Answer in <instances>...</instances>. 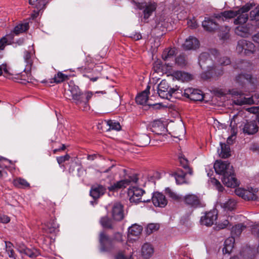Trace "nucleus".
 <instances>
[{
  "instance_id": "1",
  "label": "nucleus",
  "mask_w": 259,
  "mask_h": 259,
  "mask_svg": "<svg viewBox=\"0 0 259 259\" xmlns=\"http://www.w3.org/2000/svg\"><path fill=\"white\" fill-rule=\"evenodd\" d=\"M68 85V90L71 94L73 103L82 111L89 110L90 107L89 101L93 95V93L89 91L82 92L79 87L75 85L73 81H70Z\"/></svg>"
},
{
  "instance_id": "2",
  "label": "nucleus",
  "mask_w": 259,
  "mask_h": 259,
  "mask_svg": "<svg viewBox=\"0 0 259 259\" xmlns=\"http://www.w3.org/2000/svg\"><path fill=\"white\" fill-rule=\"evenodd\" d=\"M254 6V3H247L237 11H225L217 15L216 18L224 21L237 16V18L234 21V23L235 25L243 24L245 23L248 19L246 13Z\"/></svg>"
},
{
  "instance_id": "3",
  "label": "nucleus",
  "mask_w": 259,
  "mask_h": 259,
  "mask_svg": "<svg viewBox=\"0 0 259 259\" xmlns=\"http://www.w3.org/2000/svg\"><path fill=\"white\" fill-rule=\"evenodd\" d=\"M122 235L119 232L115 233L112 238L104 232L99 235L100 250L101 252L111 251L115 247V242H122Z\"/></svg>"
},
{
  "instance_id": "4",
  "label": "nucleus",
  "mask_w": 259,
  "mask_h": 259,
  "mask_svg": "<svg viewBox=\"0 0 259 259\" xmlns=\"http://www.w3.org/2000/svg\"><path fill=\"white\" fill-rule=\"evenodd\" d=\"M211 59L209 58V54L206 52H203L200 54L199 57V64L202 69H206V71L214 73L216 76H220L223 74V70L222 67L215 65L211 66Z\"/></svg>"
},
{
  "instance_id": "5",
  "label": "nucleus",
  "mask_w": 259,
  "mask_h": 259,
  "mask_svg": "<svg viewBox=\"0 0 259 259\" xmlns=\"http://www.w3.org/2000/svg\"><path fill=\"white\" fill-rule=\"evenodd\" d=\"M144 193V190L136 187L129 188L127 191L130 202L135 204H137L140 202H150V199L142 198V196Z\"/></svg>"
},
{
  "instance_id": "6",
  "label": "nucleus",
  "mask_w": 259,
  "mask_h": 259,
  "mask_svg": "<svg viewBox=\"0 0 259 259\" xmlns=\"http://www.w3.org/2000/svg\"><path fill=\"white\" fill-rule=\"evenodd\" d=\"M138 181L137 176H130L127 179H125L116 183L108 187V189L111 192H117L120 189L125 188L132 183H136Z\"/></svg>"
},
{
  "instance_id": "7",
  "label": "nucleus",
  "mask_w": 259,
  "mask_h": 259,
  "mask_svg": "<svg viewBox=\"0 0 259 259\" xmlns=\"http://www.w3.org/2000/svg\"><path fill=\"white\" fill-rule=\"evenodd\" d=\"M236 50L239 54L249 56L255 51L254 45L251 41L241 39L238 41Z\"/></svg>"
},
{
  "instance_id": "8",
  "label": "nucleus",
  "mask_w": 259,
  "mask_h": 259,
  "mask_svg": "<svg viewBox=\"0 0 259 259\" xmlns=\"http://www.w3.org/2000/svg\"><path fill=\"white\" fill-rule=\"evenodd\" d=\"M78 69L83 73L84 77L89 78L93 82L97 81L101 76V70L97 67L91 69L89 67L81 66L78 68Z\"/></svg>"
},
{
  "instance_id": "9",
  "label": "nucleus",
  "mask_w": 259,
  "mask_h": 259,
  "mask_svg": "<svg viewBox=\"0 0 259 259\" xmlns=\"http://www.w3.org/2000/svg\"><path fill=\"white\" fill-rule=\"evenodd\" d=\"M213 167L216 173L223 176L234 170L233 166L228 161L217 160Z\"/></svg>"
},
{
  "instance_id": "10",
  "label": "nucleus",
  "mask_w": 259,
  "mask_h": 259,
  "mask_svg": "<svg viewBox=\"0 0 259 259\" xmlns=\"http://www.w3.org/2000/svg\"><path fill=\"white\" fill-rule=\"evenodd\" d=\"M133 3L137 9L141 10H143L144 19L145 20L149 18L156 8V5L154 3H138L133 1Z\"/></svg>"
},
{
  "instance_id": "11",
  "label": "nucleus",
  "mask_w": 259,
  "mask_h": 259,
  "mask_svg": "<svg viewBox=\"0 0 259 259\" xmlns=\"http://www.w3.org/2000/svg\"><path fill=\"white\" fill-rule=\"evenodd\" d=\"M257 190L256 189L250 188L248 190H246L241 188H238L235 189V194L242 197L246 200H255L257 198L256 193Z\"/></svg>"
},
{
  "instance_id": "12",
  "label": "nucleus",
  "mask_w": 259,
  "mask_h": 259,
  "mask_svg": "<svg viewBox=\"0 0 259 259\" xmlns=\"http://www.w3.org/2000/svg\"><path fill=\"white\" fill-rule=\"evenodd\" d=\"M183 201L185 204L191 207L197 208L202 206L200 197L198 195L188 194L183 197Z\"/></svg>"
},
{
  "instance_id": "13",
  "label": "nucleus",
  "mask_w": 259,
  "mask_h": 259,
  "mask_svg": "<svg viewBox=\"0 0 259 259\" xmlns=\"http://www.w3.org/2000/svg\"><path fill=\"white\" fill-rule=\"evenodd\" d=\"M184 96L194 101H200L203 99L204 95L201 91L193 89H186L184 91Z\"/></svg>"
},
{
  "instance_id": "14",
  "label": "nucleus",
  "mask_w": 259,
  "mask_h": 259,
  "mask_svg": "<svg viewBox=\"0 0 259 259\" xmlns=\"http://www.w3.org/2000/svg\"><path fill=\"white\" fill-rule=\"evenodd\" d=\"M218 218V213L216 210H213L201 217L200 223L202 225L207 227L211 226L217 221Z\"/></svg>"
},
{
  "instance_id": "15",
  "label": "nucleus",
  "mask_w": 259,
  "mask_h": 259,
  "mask_svg": "<svg viewBox=\"0 0 259 259\" xmlns=\"http://www.w3.org/2000/svg\"><path fill=\"white\" fill-rule=\"evenodd\" d=\"M112 216L116 221H120L124 218L123 206L119 202L114 203L112 207Z\"/></svg>"
},
{
  "instance_id": "16",
  "label": "nucleus",
  "mask_w": 259,
  "mask_h": 259,
  "mask_svg": "<svg viewBox=\"0 0 259 259\" xmlns=\"http://www.w3.org/2000/svg\"><path fill=\"white\" fill-rule=\"evenodd\" d=\"M222 181L228 187H235L239 185L234 170L223 176Z\"/></svg>"
},
{
  "instance_id": "17",
  "label": "nucleus",
  "mask_w": 259,
  "mask_h": 259,
  "mask_svg": "<svg viewBox=\"0 0 259 259\" xmlns=\"http://www.w3.org/2000/svg\"><path fill=\"white\" fill-rule=\"evenodd\" d=\"M106 189L103 185L95 184L91 187L90 195L94 199L96 200L103 195L106 192Z\"/></svg>"
},
{
  "instance_id": "18",
  "label": "nucleus",
  "mask_w": 259,
  "mask_h": 259,
  "mask_svg": "<svg viewBox=\"0 0 259 259\" xmlns=\"http://www.w3.org/2000/svg\"><path fill=\"white\" fill-rule=\"evenodd\" d=\"M153 204L155 206L164 207L167 203V199L165 196L159 192H155L152 197Z\"/></svg>"
},
{
  "instance_id": "19",
  "label": "nucleus",
  "mask_w": 259,
  "mask_h": 259,
  "mask_svg": "<svg viewBox=\"0 0 259 259\" xmlns=\"http://www.w3.org/2000/svg\"><path fill=\"white\" fill-rule=\"evenodd\" d=\"M32 50L25 51L24 52V59L26 63L25 68L24 71L25 72H30L32 68V65L33 60L34 59V54Z\"/></svg>"
},
{
  "instance_id": "20",
  "label": "nucleus",
  "mask_w": 259,
  "mask_h": 259,
  "mask_svg": "<svg viewBox=\"0 0 259 259\" xmlns=\"http://www.w3.org/2000/svg\"><path fill=\"white\" fill-rule=\"evenodd\" d=\"M157 93L161 98L169 99L172 96L176 98H179L178 94L182 93V91L179 89L170 88L169 92L158 90Z\"/></svg>"
},
{
  "instance_id": "21",
  "label": "nucleus",
  "mask_w": 259,
  "mask_h": 259,
  "mask_svg": "<svg viewBox=\"0 0 259 259\" xmlns=\"http://www.w3.org/2000/svg\"><path fill=\"white\" fill-rule=\"evenodd\" d=\"M150 87L148 85L146 89L139 94L136 98V101L137 103L140 105H152V104L149 102L148 94H149V90Z\"/></svg>"
},
{
  "instance_id": "22",
  "label": "nucleus",
  "mask_w": 259,
  "mask_h": 259,
  "mask_svg": "<svg viewBox=\"0 0 259 259\" xmlns=\"http://www.w3.org/2000/svg\"><path fill=\"white\" fill-rule=\"evenodd\" d=\"M236 83L242 89H245L246 84L251 83V76L248 74H240L236 77Z\"/></svg>"
},
{
  "instance_id": "23",
  "label": "nucleus",
  "mask_w": 259,
  "mask_h": 259,
  "mask_svg": "<svg viewBox=\"0 0 259 259\" xmlns=\"http://www.w3.org/2000/svg\"><path fill=\"white\" fill-rule=\"evenodd\" d=\"M102 124L103 125L102 128L104 127L106 131L111 130L119 131L121 128L118 122L112 120H104L102 122Z\"/></svg>"
},
{
  "instance_id": "24",
  "label": "nucleus",
  "mask_w": 259,
  "mask_h": 259,
  "mask_svg": "<svg viewBox=\"0 0 259 259\" xmlns=\"http://www.w3.org/2000/svg\"><path fill=\"white\" fill-rule=\"evenodd\" d=\"M199 45V42L196 37L190 36L186 39L183 47L185 50H189L197 48Z\"/></svg>"
},
{
  "instance_id": "25",
  "label": "nucleus",
  "mask_w": 259,
  "mask_h": 259,
  "mask_svg": "<svg viewBox=\"0 0 259 259\" xmlns=\"http://www.w3.org/2000/svg\"><path fill=\"white\" fill-rule=\"evenodd\" d=\"M210 53L215 59H217L218 65L226 66L231 63L230 59L228 57H220V54L216 49L211 50Z\"/></svg>"
},
{
  "instance_id": "26",
  "label": "nucleus",
  "mask_w": 259,
  "mask_h": 259,
  "mask_svg": "<svg viewBox=\"0 0 259 259\" xmlns=\"http://www.w3.org/2000/svg\"><path fill=\"white\" fill-rule=\"evenodd\" d=\"M258 131V126L254 121L247 122L243 128L244 133L247 135H253Z\"/></svg>"
},
{
  "instance_id": "27",
  "label": "nucleus",
  "mask_w": 259,
  "mask_h": 259,
  "mask_svg": "<svg viewBox=\"0 0 259 259\" xmlns=\"http://www.w3.org/2000/svg\"><path fill=\"white\" fill-rule=\"evenodd\" d=\"M154 253V248L152 245L149 243H144L141 248V255L145 258H149Z\"/></svg>"
},
{
  "instance_id": "28",
  "label": "nucleus",
  "mask_w": 259,
  "mask_h": 259,
  "mask_svg": "<svg viewBox=\"0 0 259 259\" xmlns=\"http://www.w3.org/2000/svg\"><path fill=\"white\" fill-rule=\"evenodd\" d=\"M18 249L20 253L24 254L31 258L35 257L38 255V252L36 249H29L23 244L20 245Z\"/></svg>"
},
{
  "instance_id": "29",
  "label": "nucleus",
  "mask_w": 259,
  "mask_h": 259,
  "mask_svg": "<svg viewBox=\"0 0 259 259\" xmlns=\"http://www.w3.org/2000/svg\"><path fill=\"white\" fill-rule=\"evenodd\" d=\"M172 76L177 79L183 82L189 81L192 79V76L191 74L181 71H177L174 72Z\"/></svg>"
},
{
  "instance_id": "30",
  "label": "nucleus",
  "mask_w": 259,
  "mask_h": 259,
  "mask_svg": "<svg viewBox=\"0 0 259 259\" xmlns=\"http://www.w3.org/2000/svg\"><path fill=\"white\" fill-rule=\"evenodd\" d=\"M202 26L206 31L212 32L218 28V25L212 19L205 18L202 22Z\"/></svg>"
},
{
  "instance_id": "31",
  "label": "nucleus",
  "mask_w": 259,
  "mask_h": 259,
  "mask_svg": "<svg viewBox=\"0 0 259 259\" xmlns=\"http://www.w3.org/2000/svg\"><path fill=\"white\" fill-rule=\"evenodd\" d=\"M69 79V76L61 72H58L54 75L53 78L50 79L49 82L51 83H55L56 84L60 83L64 81Z\"/></svg>"
},
{
  "instance_id": "32",
  "label": "nucleus",
  "mask_w": 259,
  "mask_h": 259,
  "mask_svg": "<svg viewBox=\"0 0 259 259\" xmlns=\"http://www.w3.org/2000/svg\"><path fill=\"white\" fill-rule=\"evenodd\" d=\"M234 242L235 239L233 237H229L226 239L224 242V247L223 248V253H230L234 247Z\"/></svg>"
},
{
  "instance_id": "33",
  "label": "nucleus",
  "mask_w": 259,
  "mask_h": 259,
  "mask_svg": "<svg viewBox=\"0 0 259 259\" xmlns=\"http://www.w3.org/2000/svg\"><path fill=\"white\" fill-rule=\"evenodd\" d=\"M13 185L18 188L25 189L29 188V183L25 179L21 178H17L13 180Z\"/></svg>"
},
{
  "instance_id": "34",
  "label": "nucleus",
  "mask_w": 259,
  "mask_h": 259,
  "mask_svg": "<svg viewBox=\"0 0 259 259\" xmlns=\"http://www.w3.org/2000/svg\"><path fill=\"white\" fill-rule=\"evenodd\" d=\"M150 138L147 134H141L137 137L138 145L140 147H145L150 143Z\"/></svg>"
},
{
  "instance_id": "35",
  "label": "nucleus",
  "mask_w": 259,
  "mask_h": 259,
  "mask_svg": "<svg viewBox=\"0 0 259 259\" xmlns=\"http://www.w3.org/2000/svg\"><path fill=\"white\" fill-rule=\"evenodd\" d=\"M165 127L164 124L160 121H154L152 124V132L156 134L160 135L161 132L164 131Z\"/></svg>"
},
{
  "instance_id": "36",
  "label": "nucleus",
  "mask_w": 259,
  "mask_h": 259,
  "mask_svg": "<svg viewBox=\"0 0 259 259\" xmlns=\"http://www.w3.org/2000/svg\"><path fill=\"white\" fill-rule=\"evenodd\" d=\"M233 103L236 105L241 106L253 104H254V101L252 97L249 98L243 97L234 100Z\"/></svg>"
},
{
  "instance_id": "37",
  "label": "nucleus",
  "mask_w": 259,
  "mask_h": 259,
  "mask_svg": "<svg viewBox=\"0 0 259 259\" xmlns=\"http://www.w3.org/2000/svg\"><path fill=\"white\" fill-rule=\"evenodd\" d=\"M187 173H188L187 171L184 172L182 171H178L174 174V176L177 184L181 185L186 183L185 177Z\"/></svg>"
},
{
  "instance_id": "38",
  "label": "nucleus",
  "mask_w": 259,
  "mask_h": 259,
  "mask_svg": "<svg viewBox=\"0 0 259 259\" xmlns=\"http://www.w3.org/2000/svg\"><path fill=\"white\" fill-rule=\"evenodd\" d=\"M179 160L181 165L186 170H187V172L191 175H192L193 170L189 166L188 161L185 157L181 154L179 155Z\"/></svg>"
},
{
  "instance_id": "39",
  "label": "nucleus",
  "mask_w": 259,
  "mask_h": 259,
  "mask_svg": "<svg viewBox=\"0 0 259 259\" xmlns=\"http://www.w3.org/2000/svg\"><path fill=\"white\" fill-rule=\"evenodd\" d=\"M220 147L221 151L219 153L220 157L223 158H226L230 156V148L229 145L221 143Z\"/></svg>"
},
{
  "instance_id": "40",
  "label": "nucleus",
  "mask_w": 259,
  "mask_h": 259,
  "mask_svg": "<svg viewBox=\"0 0 259 259\" xmlns=\"http://www.w3.org/2000/svg\"><path fill=\"white\" fill-rule=\"evenodd\" d=\"M176 55L175 48H168L164 50L162 54V58L164 61H167L174 58Z\"/></svg>"
},
{
  "instance_id": "41",
  "label": "nucleus",
  "mask_w": 259,
  "mask_h": 259,
  "mask_svg": "<svg viewBox=\"0 0 259 259\" xmlns=\"http://www.w3.org/2000/svg\"><path fill=\"white\" fill-rule=\"evenodd\" d=\"M29 4L37 10H43L46 4V0H29Z\"/></svg>"
},
{
  "instance_id": "42",
  "label": "nucleus",
  "mask_w": 259,
  "mask_h": 259,
  "mask_svg": "<svg viewBox=\"0 0 259 259\" xmlns=\"http://www.w3.org/2000/svg\"><path fill=\"white\" fill-rule=\"evenodd\" d=\"M101 225L104 228L112 229L113 228L112 221L108 216H104L100 220Z\"/></svg>"
},
{
  "instance_id": "43",
  "label": "nucleus",
  "mask_w": 259,
  "mask_h": 259,
  "mask_svg": "<svg viewBox=\"0 0 259 259\" xmlns=\"http://www.w3.org/2000/svg\"><path fill=\"white\" fill-rule=\"evenodd\" d=\"M141 226L134 224L128 228V233L130 235L134 236H138L142 231Z\"/></svg>"
},
{
  "instance_id": "44",
  "label": "nucleus",
  "mask_w": 259,
  "mask_h": 259,
  "mask_svg": "<svg viewBox=\"0 0 259 259\" xmlns=\"http://www.w3.org/2000/svg\"><path fill=\"white\" fill-rule=\"evenodd\" d=\"M29 28V25L28 23H24L23 24H19L16 26L13 30V32L18 35L20 33H23L28 30Z\"/></svg>"
},
{
  "instance_id": "45",
  "label": "nucleus",
  "mask_w": 259,
  "mask_h": 259,
  "mask_svg": "<svg viewBox=\"0 0 259 259\" xmlns=\"http://www.w3.org/2000/svg\"><path fill=\"white\" fill-rule=\"evenodd\" d=\"M6 252L10 258H12L13 259H16V255L15 253V251L13 249V245L10 242H6Z\"/></svg>"
},
{
  "instance_id": "46",
  "label": "nucleus",
  "mask_w": 259,
  "mask_h": 259,
  "mask_svg": "<svg viewBox=\"0 0 259 259\" xmlns=\"http://www.w3.org/2000/svg\"><path fill=\"white\" fill-rule=\"evenodd\" d=\"M245 228L246 227L242 224L236 225L232 227V233L238 236Z\"/></svg>"
},
{
  "instance_id": "47",
  "label": "nucleus",
  "mask_w": 259,
  "mask_h": 259,
  "mask_svg": "<svg viewBox=\"0 0 259 259\" xmlns=\"http://www.w3.org/2000/svg\"><path fill=\"white\" fill-rule=\"evenodd\" d=\"M176 63L179 66L184 67L186 65L187 62L184 55H180L176 59Z\"/></svg>"
},
{
  "instance_id": "48",
  "label": "nucleus",
  "mask_w": 259,
  "mask_h": 259,
  "mask_svg": "<svg viewBox=\"0 0 259 259\" xmlns=\"http://www.w3.org/2000/svg\"><path fill=\"white\" fill-rule=\"evenodd\" d=\"M250 18L251 20L259 21V6L255 8L250 12Z\"/></svg>"
},
{
  "instance_id": "49",
  "label": "nucleus",
  "mask_w": 259,
  "mask_h": 259,
  "mask_svg": "<svg viewBox=\"0 0 259 259\" xmlns=\"http://www.w3.org/2000/svg\"><path fill=\"white\" fill-rule=\"evenodd\" d=\"M236 202L233 199H229L224 204V207L228 210H233L236 206Z\"/></svg>"
},
{
  "instance_id": "50",
  "label": "nucleus",
  "mask_w": 259,
  "mask_h": 259,
  "mask_svg": "<svg viewBox=\"0 0 259 259\" xmlns=\"http://www.w3.org/2000/svg\"><path fill=\"white\" fill-rule=\"evenodd\" d=\"M159 228V225L157 224H149L148 225L146 228L147 233L148 234H151L154 231H157Z\"/></svg>"
},
{
  "instance_id": "51",
  "label": "nucleus",
  "mask_w": 259,
  "mask_h": 259,
  "mask_svg": "<svg viewBox=\"0 0 259 259\" xmlns=\"http://www.w3.org/2000/svg\"><path fill=\"white\" fill-rule=\"evenodd\" d=\"M165 192L168 197L174 200H179L180 199V197L169 188H166L165 190Z\"/></svg>"
},
{
  "instance_id": "52",
  "label": "nucleus",
  "mask_w": 259,
  "mask_h": 259,
  "mask_svg": "<svg viewBox=\"0 0 259 259\" xmlns=\"http://www.w3.org/2000/svg\"><path fill=\"white\" fill-rule=\"evenodd\" d=\"M158 90L169 92L170 89L167 83V82L165 80H162L160 83L158 84L157 87Z\"/></svg>"
},
{
  "instance_id": "53",
  "label": "nucleus",
  "mask_w": 259,
  "mask_h": 259,
  "mask_svg": "<svg viewBox=\"0 0 259 259\" xmlns=\"http://www.w3.org/2000/svg\"><path fill=\"white\" fill-rule=\"evenodd\" d=\"M70 156L68 154H66L64 156H59L57 157V161L59 165H61L66 161L69 160Z\"/></svg>"
},
{
  "instance_id": "54",
  "label": "nucleus",
  "mask_w": 259,
  "mask_h": 259,
  "mask_svg": "<svg viewBox=\"0 0 259 259\" xmlns=\"http://www.w3.org/2000/svg\"><path fill=\"white\" fill-rule=\"evenodd\" d=\"M5 162L10 163L11 161L4 157H0V168H7L8 167Z\"/></svg>"
},
{
  "instance_id": "55",
  "label": "nucleus",
  "mask_w": 259,
  "mask_h": 259,
  "mask_svg": "<svg viewBox=\"0 0 259 259\" xmlns=\"http://www.w3.org/2000/svg\"><path fill=\"white\" fill-rule=\"evenodd\" d=\"M30 72H31V71L30 72H27V71L25 72L24 71V73H21V74H17V77L16 78L17 79L22 80L26 81L28 79V78H27V74H30Z\"/></svg>"
},
{
  "instance_id": "56",
  "label": "nucleus",
  "mask_w": 259,
  "mask_h": 259,
  "mask_svg": "<svg viewBox=\"0 0 259 259\" xmlns=\"http://www.w3.org/2000/svg\"><path fill=\"white\" fill-rule=\"evenodd\" d=\"M229 93L232 96H242L244 95L243 91H238L236 89L229 90Z\"/></svg>"
},
{
  "instance_id": "57",
  "label": "nucleus",
  "mask_w": 259,
  "mask_h": 259,
  "mask_svg": "<svg viewBox=\"0 0 259 259\" xmlns=\"http://www.w3.org/2000/svg\"><path fill=\"white\" fill-rule=\"evenodd\" d=\"M10 221V219L8 216L0 214V223L7 224Z\"/></svg>"
},
{
  "instance_id": "58",
  "label": "nucleus",
  "mask_w": 259,
  "mask_h": 259,
  "mask_svg": "<svg viewBox=\"0 0 259 259\" xmlns=\"http://www.w3.org/2000/svg\"><path fill=\"white\" fill-rule=\"evenodd\" d=\"M7 43L8 40L6 37H3L1 38L0 39V50H4Z\"/></svg>"
},
{
  "instance_id": "59",
  "label": "nucleus",
  "mask_w": 259,
  "mask_h": 259,
  "mask_svg": "<svg viewBox=\"0 0 259 259\" xmlns=\"http://www.w3.org/2000/svg\"><path fill=\"white\" fill-rule=\"evenodd\" d=\"M153 70L156 72H159L161 70V64L159 62H155L153 64Z\"/></svg>"
},
{
  "instance_id": "60",
  "label": "nucleus",
  "mask_w": 259,
  "mask_h": 259,
  "mask_svg": "<svg viewBox=\"0 0 259 259\" xmlns=\"http://www.w3.org/2000/svg\"><path fill=\"white\" fill-rule=\"evenodd\" d=\"M115 259H127V257L124 254V251H119L117 252L115 256Z\"/></svg>"
},
{
  "instance_id": "61",
  "label": "nucleus",
  "mask_w": 259,
  "mask_h": 259,
  "mask_svg": "<svg viewBox=\"0 0 259 259\" xmlns=\"http://www.w3.org/2000/svg\"><path fill=\"white\" fill-rule=\"evenodd\" d=\"M213 183H214V185L216 186V187L219 191H220V192L223 191L224 188L218 180L214 179L213 180Z\"/></svg>"
},
{
  "instance_id": "62",
  "label": "nucleus",
  "mask_w": 259,
  "mask_h": 259,
  "mask_svg": "<svg viewBox=\"0 0 259 259\" xmlns=\"http://www.w3.org/2000/svg\"><path fill=\"white\" fill-rule=\"evenodd\" d=\"M229 224V221L228 220H225L223 223L219 224L217 226V228L219 229H223L225 228Z\"/></svg>"
},
{
  "instance_id": "63",
  "label": "nucleus",
  "mask_w": 259,
  "mask_h": 259,
  "mask_svg": "<svg viewBox=\"0 0 259 259\" xmlns=\"http://www.w3.org/2000/svg\"><path fill=\"white\" fill-rule=\"evenodd\" d=\"M130 37L135 40H138L142 38V35L140 33H136L135 34H132Z\"/></svg>"
},
{
  "instance_id": "64",
  "label": "nucleus",
  "mask_w": 259,
  "mask_h": 259,
  "mask_svg": "<svg viewBox=\"0 0 259 259\" xmlns=\"http://www.w3.org/2000/svg\"><path fill=\"white\" fill-rule=\"evenodd\" d=\"M41 10H37V9L34 10L33 11V13H32L31 15V17L32 18V19H34L36 18V17H37V16L39 15V13Z\"/></svg>"
}]
</instances>
